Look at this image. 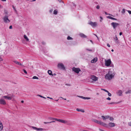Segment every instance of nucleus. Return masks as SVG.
Masks as SVG:
<instances>
[{
    "mask_svg": "<svg viewBox=\"0 0 131 131\" xmlns=\"http://www.w3.org/2000/svg\"><path fill=\"white\" fill-rule=\"evenodd\" d=\"M101 117L103 121H105L106 119H108V118L109 117V115L102 116Z\"/></svg>",
    "mask_w": 131,
    "mask_h": 131,
    "instance_id": "obj_14",
    "label": "nucleus"
},
{
    "mask_svg": "<svg viewBox=\"0 0 131 131\" xmlns=\"http://www.w3.org/2000/svg\"><path fill=\"white\" fill-rule=\"evenodd\" d=\"M56 73H54L53 74H52V75H52V76H56Z\"/></svg>",
    "mask_w": 131,
    "mask_h": 131,
    "instance_id": "obj_46",
    "label": "nucleus"
},
{
    "mask_svg": "<svg viewBox=\"0 0 131 131\" xmlns=\"http://www.w3.org/2000/svg\"><path fill=\"white\" fill-rule=\"evenodd\" d=\"M58 67L59 68L61 69L65 70V69L64 65L62 63H58Z\"/></svg>",
    "mask_w": 131,
    "mask_h": 131,
    "instance_id": "obj_8",
    "label": "nucleus"
},
{
    "mask_svg": "<svg viewBox=\"0 0 131 131\" xmlns=\"http://www.w3.org/2000/svg\"><path fill=\"white\" fill-rule=\"evenodd\" d=\"M24 38L25 39L26 41H29V39L26 35H24Z\"/></svg>",
    "mask_w": 131,
    "mask_h": 131,
    "instance_id": "obj_23",
    "label": "nucleus"
},
{
    "mask_svg": "<svg viewBox=\"0 0 131 131\" xmlns=\"http://www.w3.org/2000/svg\"><path fill=\"white\" fill-rule=\"evenodd\" d=\"M101 90L104 91H105V92H107V93L108 92V91L107 90L105 89H102Z\"/></svg>",
    "mask_w": 131,
    "mask_h": 131,
    "instance_id": "obj_34",
    "label": "nucleus"
},
{
    "mask_svg": "<svg viewBox=\"0 0 131 131\" xmlns=\"http://www.w3.org/2000/svg\"><path fill=\"white\" fill-rule=\"evenodd\" d=\"M128 125L129 126H131V123H128Z\"/></svg>",
    "mask_w": 131,
    "mask_h": 131,
    "instance_id": "obj_56",
    "label": "nucleus"
},
{
    "mask_svg": "<svg viewBox=\"0 0 131 131\" xmlns=\"http://www.w3.org/2000/svg\"><path fill=\"white\" fill-rule=\"evenodd\" d=\"M77 96L84 100H89L91 99V98L89 97H86L82 96Z\"/></svg>",
    "mask_w": 131,
    "mask_h": 131,
    "instance_id": "obj_15",
    "label": "nucleus"
},
{
    "mask_svg": "<svg viewBox=\"0 0 131 131\" xmlns=\"http://www.w3.org/2000/svg\"><path fill=\"white\" fill-rule=\"evenodd\" d=\"M53 11V10L52 9H51L49 10V12L50 13H51Z\"/></svg>",
    "mask_w": 131,
    "mask_h": 131,
    "instance_id": "obj_45",
    "label": "nucleus"
},
{
    "mask_svg": "<svg viewBox=\"0 0 131 131\" xmlns=\"http://www.w3.org/2000/svg\"><path fill=\"white\" fill-rule=\"evenodd\" d=\"M113 38L114 39V40L115 41H117L118 40V38H117L116 35H115V37Z\"/></svg>",
    "mask_w": 131,
    "mask_h": 131,
    "instance_id": "obj_30",
    "label": "nucleus"
},
{
    "mask_svg": "<svg viewBox=\"0 0 131 131\" xmlns=\"http://www.w3.org/2000/svg\"><path fill=\"white\" fill-rule=\"evenodd\" d=\"M111 51H112V52H113L114 51V50L112 49L111 50Z\"/></svg>",
    "mask_w": 131,
    "mask_h": 131,
    "instance_id": "obj_64",
    "label": "nucleus"
},
{
    "mask_svg": "<svg viewBox=\"0 0 131 131\" xmlns=\"http://www.w3.org/2000/svg\"><path fill=\"white\" fill-rule=\"evenodd\" d=\"M125 9H122V13L123 14H124V13H125Z\"/></svg>",
    "mask_w": 131,
    "mask_h": 131,
    "instance_id": "obj_33",
    "label": "nucleus"
},
{
    "mask_svg": "<svg viewBox=\"0 0 131 131\" xmlns=\"http://www.w3.org/2000/svg\"><path fill=\"white\" fill-rule=\"evenodd\" d=\"M109 118H108V119H109L110 121L112 122L114 121V119L113 118V117H110L109 116Z\"/></svg>",
    "mask_w": 131,
    "mask_h": 131,
    "instance_id": "obj_20",
    "label": "nucleus"
},
{
    "mask_svg": "<svg viewBox=\"0 0 131 131\" xmlns=\"http://www.w3.org/2000/svg\"><path fill=\"white\" fill-rule=\"evenodd\" d=\"M108 94V96H111L112 95L108 91V92H107Z\"/></svg>",
    "mask_w": 131,
    "mask_h": 131,
    "instance_id": "obj_36",
    "label": "nucleus"
},
{
    "mask_svg": "<svg viewBox=\"0 0 131 131\" xmlns=\"http://www.w3.org/2000/svg\"><path fill=\"white\" fill-rule=\"evenodd\" d=\"M100 124L105 127L110 128L115 126V123H100Z\"/></svg>",
    "mask_w": 131,
    "mask_h": 131,
    "instance_id": "obj_2",
    "label": "nucleus"
},
{
    "mask_svg": "<svg viewBox=\"0 0 131 131\" xmlns=\"http://www.w3.org/2000/svg\"><path fill=\"white\" fill-rule=\"evenodd\" d=\"M111 24L114 29H115L119 25V24L118 23L114 22L112 23Z\"/></svg>",
    "mask_w": 131,
    "mask_h": 131,
    "instance_id": "obj_10",
    "label": "nucleus"
},
{
    "mask_svg": "<svg viewBox=\"0 0 131 131\" xmlns=\"http://www.w3.org/2000/svg\"><path fill=\"white\" fill-rule=\"evenodd\" d=\"M42 43L43 44V45H45L46 44V43L45 42H44V41H42Z\"/></svg>",
    "mask_w": 131,
    "mask_h": 131,
    "instance_id": "obj_51",
    "label": "nucleus"
},
{
    "mask_svg": "<svg viewBox=\"0 0 131 131\" xmlns=\"http://www.w3.org/2000/svg\"><path fill=\"white\" fill-rule=\"evenodd\" d=\"M60 97L62 98V99H63L64 100H66V99H64L62 97Z\"/></svg>",
    "mask_w": 131,
    "mask_h": 131,
    "instance_id": "obj_54",
    "label": "nucleus"
},
{
    "mask_svg": "<svg viewBox=\"0 0 131 131\" xmlns=\"http://www.w3.org/2000/svg\"><path fill=\"white\" fill-rule=\"evenodd\" d=\"M128 12L129 14H131V11L130 10H128Z\"/></svg>",
    "mask_w": 131,
    "mask_h": 131,
    "instance_id": "obj_48",
    "label": "nucleus"
},
{
    "mask_svg": "<svg viewBox=\"0 0 131 131\" xmlns=\"http://www.w3.org/2000/svg\"><path fill=\"white\" fill-rule=\"evenodd\" d=\"M31 127L33 129L36 130L37 131H42L44 129L42 128H37L34 126H32Z\"/></svg>",
    "mask_w": 131,
    "mask_h": 131,
    "instance_id": "obj_13",
    "label": "nucleus"
},
{
    "mask_svg": "<svg viewBox=\"0 0 131 131\" xmlns=\"http://www.w3.org/2000/svg\"><path fill=\"white\" fill-rule=\"evenodd\" d=\"M50 122H45L44 123H52L53 122H61L62 123H66L68 122L67 121L63 120L61 119H58L56 118H53L52 117H49L48 118Z\"/></svg>",
    "mask_w": 131,
    "mask_h": 131,
    "instance_id": "obj_1",
    "label": "nucleus"
},
{
    "mask_svg": "<svg viewBox=\"0 0 131 131\" xmlns=\"http://www.w3.org/2000/svg\"><path fill=\"white\" fill-rule=\"evenodd\" d=\"M97 58H94L91 61V63H93L96 62L97 60Z\"/></svg>",
    "mask_w": 131,
    "mask_h": 131,
    "instance_id": "obj_18",
    "label": "nucleus"
},
{
    "mask_svg": "<svg viewBox=\"0 0 131 131\" xmlns=\"http://www.w3.org/2000/svg\"><path fill=\"white\" fill-rule=\"evenodd\" d=\"M93 122L96 123H97L98 122V121L95 119H93Z\"/></svg>",
    "mask_w": 131,
    "mask_h": 131,
    "instance_id": "obj_32",
    "label": "nucleus"
},
{
    "mask_svg": "<svg viewBox=\"0 0 131 131\" xmlns=\"http://www.w3.org/2000/svg\"><path fill=\"white\" fill-rule=\"evenodd\" d=\"M14 96L13 95H11L10 94H9L7 95L2 96V98L8 100H11Z\"/></svg>",
    "mask_w": 131,
    "mask_h": 131,
    "instance_id": "obj_3",
    "label": "nucleus"
},
{
    "mask_svg": "<svg viewBox=\"0 0 131 131\" xmlns=\"http://www.w3.org/2000/svg\"><path fill=\"white\" fill-rule=\"evenodd\" d=\"M43 98H44L45 99H46V98L45 97H44V96L43 97Z\"/></svg>",
    "mask_w": 131,
    "mask_h": 131,
    "instance_id": "obj_63",
    "label": "nucleus"
},
{
    "mask_svg": "<svg viewBox=\"0 0 131 131\" xmlns=\"http://www.w3.org/2000/svg\"><path fill=\"white\" fill-rule=\"evenodd\" d=\"M94 35L95 36H96L97 38V39H98L99 38H98V37L96 35H95V34H94Z\"/></svg>",
    "mask_w": 131,
    "mask_h": 131,
    "instance_id": "obj_55",
    "label": "nucleus"
},
{
    "mask_svg": "<svg viewBox=\"0 0 131 131\" xmlns=\"http://www.w3.org/2000/svg\"><path fill=\"white\" fill-rule=\"evenodd\" d=\"M57 11L56 10H54L53 11V14L55 15L57 14Z\"/></svg>",
    "mask_w": 131,
    "mask_h": 131,
    "instance_id": "obj_27",
    "label": "nucleus"
},
{
    "mask_svg": "<svg viewBox=\"0 0 131 131\" xmlns=\"http://www.w3.org/2000/svg\"><path fill=\"white\" fill-rule=\"evenodd\" d=\"M107 46L108 47H110V45L108 44V43H107Z\"/></svg>",
    "mask_w": 131,
    "mask_h": 131,
    "instance_id": "obj_49",
    "label": "nucleus"
},
{
    "mask_svg": "<svg viewBox=\"0 0 131 131\" xmlns=\"http://www.w3.org/2000/svg\"><path fill=\"white\" fill-rule=\"evenodd\" d=\"M100 18L101 19H103V18H102V17H101V16H100Z\"/></svg>",
    "mask_w": 131,
    "mask_h": 131,
    "instance_id": "obj_58",
    "label": "nucleus"
},
{
    "mask_svg": "<svg viewBox=\"0 0 131 131\" xmlns=\"http://www.w3.org/2000/svg\"><path fill=\"white\" fill-rule=\"evenodd\" d=\"M3 19L4 22L6 23H9L10 22V20L8 18V16L7 15H5Z\"/></svg>",
    "mask_w": 131,
    "mask_h": 131,
    "instance_id": "obj_6",
    "label": "nucleus"
},
{
    "mask_svg": "<svg viewBox=\"0 0 131 131\" xmlns=\"http://www.w3.org/2000/svg\"><path fill=\"white\" fill-rule=\"evenodd\" d=\"M23 71L26 74H27V72L26 71L25 69H23Z\"/></svg>",
    "mask_w": 131,
    "mask_h": 131,
    "instance_id": "obj_37",
    "label": "nucleus"
},
{
    "mask_svg": "<svg viewBox=\"0 0 131 131\" xmlns=\"http://www.w3.org/2000/svg\"><path fill=\"white\" fill-rule=\"evenodd\" d=\"M37 96H39V97H41V98H43V97L41 95H39V94L37 95Z\"/></svg>",
    "mask_w": 131,
    "mask_h": 131,
    "instance_id": "obj_41",
    "label": "nucleus"
},
{
    "mask_svg": "<svg viewBox=\"0 0 131 131\" xmlns=\"http://www.w3.org/2000/svg\"><path fill=\"white\" fill-rule=\"evenodd\" d=\"M105 14L107 15H111V16H113L112 15H111L109 13H107L106 12H105Z\"/></svg>",
    "mask_w": 131,
    "mask_h": 131,
    "instance_id": "obj_31",
    "label": "nucleus"
},
{
    "mask_svg": "<svg viewBox=\"0 0 131 131\" xmlns=\"http://www.w3.org/2000/svg\"><path fill=\"white\" fill-rule=\"evenodd\" d=\"M72 70L75 72L77 73H78L79 72L81 71L80 69L79 68H76L74 67L72 68Z\"/></svg>",
    "mask_w": 131,
    "mask_h": 131,
    "instance_id": "obj_11",
    "label": "nucleus"
},
{
    "mask_svg": "<svg viewBox=\"0 0 131 131\" xmlns=\"http://www.w3.org/2000/svg\"><path fill=\"white\" fill-rule=\"evenodd\" d=\"M1 1L4 2H6V0H1Z\"/></svg>",
    "mask_w": 131,
    "mask_h": 131,
    "instance_id": "obj_57",
    "label": "nucleus"
},
{
    "mask_svg": "<svg viewBox=\"0 0 131 131\" xmlns=\"http://www.w3.org/2000/svg\"><path fill=\"white\" fill-rule=\"evenodd\" d=\"M47 98H49V99H52V98L50 97H48V96H47Z\"/></svg>",
    "mask_w": 131,
    "mask_h": 131,
    "instance_id": "obj_50",
    "label": "nucleus"
},
{
    "mask_svg": "<svg viewBox=\"0 0 131 131\" xmlns=\"http://www.w3.org/2000/svg\"><path fill=\"white\" fill-rule=\"evenodd\" d=\"M12 26H10L9 27V28L10 29H12Z\"/></svg>",
    "mask_w": 131,
    "mask_h": 131,
    "instance_id": "obj_47",
    "label": "nucleus"
},
{
    "mask_svg": "<svg viewBox=\"0 0 131 131\" xmlns=\"http://www.w3.org/2000/svg\"><path fill=\"white\" fill-rule=\"evenodd\" d=\"M88 24L90 25L93 27H95L97 26V24L96 22H93L90 21Z\"/></svg>",
    "mask_w": 131,
    "mask_h": 131,
    "instance_id": "obj_9",
    "label": "nucleus"
},
{
    "mask_svg": "<svg viewBox=\"0 0 131 131\" xmlns=\"http://www.w3.org/2000/svg\"><path fill=\"white\" fill-rule=\"evenodd\" d=\"M123 92L121 90H119L117 92V95L119 96H121Z\"/></svg>",
    "mask_w": 131,
    "mask_h": 131,
    "instance_id": "obj_16",
    "label": "nucleus"
},
{
    "mask_svg": "<svg viewBox=\"0 0 131 131\" xmlns=\"http://www.w3.org/2000/svg\"><path fill=\"white\" fill-rule=\"evenodd\" d=\"M122 32H120L119 33V35H120V36H121V35H122Z\"/></svg>",
    "mask_w": 131,
    "mask_h": 131,
    "instance_id": "obj_52",
    "label": "nucleus"
},
{
    "mask_svg": "<svg viewBox=\"0 0 131 131\" xmlns=\"http://www.w3.org/2000/svg\"><path fill=\"white\" fill-rule=\"evenodd\" d=\"M2 7V6L0 4V8H1Z\"/></svg>",
    "mask_w": 131,
    "mask_h": 131,
    "instance_id": "obj_61",
    "label": "nucleus"
},
{
    "mask_svg": "<svg viewBox=\"0 0 131 131\" xmlns=\"http://www.w3.org/2000/svg\"><path fill=\"white\" fill-rule=\"evenodd\" d=\"M59 99H58L57 100H55V101H58Z\"/></svg>",
    "mask_w": 131,
    "mask_h": 131,
    "instance_id": "obj_62",
    "label": "nucleus"
},
{
    "mask_svg": "<svg viewBox=\"0 0 131 131\" xmlns=\"http://www.w3.org/2000/svg\"><path fill=\"white\" fill-rule=\"evenodd\" d=\"M90 78L92 80V81L91 82L92 83H94V82L97 81L98 79V78L94 75H91Z\"/></svg>",
    "mask_w": 131,
    "mask_h": 131,
    "instance_id": "obj_5",
    "label": "nucleus"
},
{
    "mask_svg": "<svg viewBox=\"0 0 131 131\" xmlns=\"http://www.w3.org/2000/svg\"><path fill=\"white\" fill-rule=\"evenodd\" d=\"M106 99L107 100H111V98L110 97H108L106 98Z\"/></svg>",
    "mask_w": 131,
    "mask_h": 131,
    "instance_id": "obj_40",
    "label": "nucleus"
},
{
    "mask_svg": "<svg viewBox=\"0 0 131 131\" xmlns=\"http://www.w3.org/2000/svg\"><path fill=\"white\" fill-rule=\"evenodd\" d=\"M14 10L16 12H17V10H16V9H14Z\"/></svg>",
    "mask_w": 131,
    "mask_h": 131,
    "instance_id": "obj_59",
    "label": "nucleus"
},
{
    "mask_svg": "<svg viewBox=\"0 0 131 131\" xmlns=\"http://www.w3.org/2000/svg\"><path fill=\"white\" fill-rule=\"evenodd\" d=\"M67 39L68 40H72V38L70 36H68L67 38Z\"/></svg>",
    "mask_w": 131,
    "mask_h": 131,
    "instance_id": "obj_28",
    "label": "nucleus"
},
{
    "mask_svg": "<svg viewBox=\"0 0 131 131\" xmlns=\"http://www.w3.org/2000/svg\"><path fill=\"white\" fill-rule=\"evenodd\" d=\"M76 110L78 112H81L83 113H84V111L81 109L77 108Z\"/></svg>",
    "mask_w": 131,
    "mask_h": 131,
    "instance_id": "obj_21",
    "label": "nucleus"
},
{
    "mask_svg": "<svg viewBox=\"0 0 131 131\" xmlns=\"http://www.w3.org/2000/svg\"><path fill=\"white\" fill-rule=\"evenodd\" d=\"M107 18L113 20H117L116 19L110 16H107Z\"/></svg>",
    "mask_w": 131,
    "mask_h": 131,
    "instance_id": "obj_22",
    "label": "nucleus"
},
{
    "mask_svg": "<svg viewBox=\"0 0 131 131\" xmlns=\"http://www.w3.org/2000/svg\"><path fill=\"white\" fill-rule=\"evenodd\" d=\"M12 7L14 9H15V8L14 6L13 5H12Z\"/></svg>",
    "mask_w": 131,
    "mask_h": 131,
    "instance_id": "obj_53",
    "label": "nucleus"
},
{
    "mask_svg": "<svg viewBox=\"0 0 131 131\" xmlns=\"http://www.w3.org/2000/svg\"><path fill=\"white\" fill-rule=\"evenodd\" d=\"M65 85H67V86H71V84H65Z\"/></svg>",
    "mask_w": 131,
    "mask_h": 131,
    "instance_id": "obj_42",
    "label": "nucleus"
},
{
    "mask_svg": "<svg viewBox=\"0 0 131 131\" xmlns=\"http://www.w3.org/2000/svg\"><path fill=\"white\" fill-rule=\"evenodd\" d=\"M32 79H38V77H37L36 76H34L33 77Z\"/></svg>",
    "mask_w": 131,
    "mask_h": 131,
    "instance_id": "obj_29",
    "label": "nucleus"
},
{
    "mask_svg": "<svg viewBox=\"0 0 131 131\" xmlns=\"http://www.w3.org/2000/svg\"><path fill=\"white\" fill-rule=\"evenodd\" d=\"M21 102L22 103H24V101H21Z\"/></svg>",
    "mask_w": 131,
    "mask_h": 131,
    "instance_id": "obj_60",
    "label": "nucleus"
},
{
    "mask_svg": "<svg viewBox=\"0 0 131 131\" xmlns=\"http://www.w3.org/2000/svg\"><path fill=\"white\" fill-rule=\"evenodd\" d=\"M6 104L5 100L3 98L0 99V104L2 105H5Z\"/></svg>",
    "mask_w": 131,
    "mask_h": 131,
    "instance_id": "obj_12",
    "label": "nucleus"
},
{
    "mask_svg": "<svg viewBox=\"0 0 131 131\" xmlns=\"http://www.w3.org/2000/svg\"><path fill=\"white\" fill-rule=\"evenodd\" d=\"M14 62L15 63L17 64H18V65L21 66H23V65L21 63H20V62L17 61H14Z\"/></svg>",
    "mask_w": 131,
    "mask_h": 131,
    "instance_id": "obj_19",
    "label": "nucleus"
},
{
    "mask_svg": "<svg viewBox=\"0 0 131 131\" xmlns=\"http://www.w3.org/2000/svg\"><path fill=\"white\" fill-rule=\"evenodd\" d=\"M3 60L2 58L0 56V61H2Z\"/></svg>",
    "mask_w": 131,
    "mask_h": 131,
    "instance_id": "obj_43",
    "label": "nucleus"
},
{
    "mask_svg": "<svg viewBox=\"0 0 131 131\" xmlns=\"http://www.w3.org/2000/svg\"><path fill=\"white\" fill-rule=\"evenodd\" d=\"M114 75H113V74H110L109 73V72L105 76V78L106 79L109 80H111L112 79V78L114 77Z\"/></svg>",
    "mask_w": 131,
    "mask_h": 131,
    "instance_id": "obj_4",
    "label": "nucleus"
},
{
    "mask_svg": "<svg viewBox=\"0 0 131 131\" xmlns=\"http://www.w3.org/2000/svg\"><path fill=\"white\" fill-rule=\"evenodd\" d=\"M130 92H131L130 90H128V91H126V92H125V93L126 94H128L130 93Z\"/></svg>",
    "mask_w": 131,
    "mask_h": 131,
    "instance_id": "obj_26",
    "label": "nucleus"
},
{
    "mask_svg": "<svg viewBox=\"0 0 131 131\" xmlns=\"http://www.w3.org/2000/svg\"><path fill=\"white\" fill-rule=\"evenodd\" d=\"M59 1L60 3H62L63 4H64L62 0H59Z\"/></svg>",
    "mask_w": 131,
    "mask_h": 131,
    "instance_id": "obj_35",
    "label": "nucleus"
},
{
    "mask_svg": "<svg viewBox=\"0 0 131 131\" xmlns=\"http://www.w3.org/2000/svg\"><path fill=\"white\" fill-rule=\"evenodd\" d=\"M79 35L81 37L83 38H87V37L85 35H84V34H83L82 33H80L79 34Z\"/></svg>",
    "mask_w": 131,
    "mask_h": 131,
    "instance_id": "obj_17",
    "label": "nucleus"
},
{
    "mask_svg": "<svg viewBox=\"0 0 131 131\" xmlns=\"http://www.w3.org/2000/svg\"><path fill=\"white\" fill-rule=\"evenodd\" d=\"M111 61L110 59H108L107 60H105V65L107 67L110 66L111 64Z\"/></svg>",
    "mask_w": 131,
    "mask_h": 131,
    "instance_id": "obj_7",
    "label": "nucleus"
},
{
    "mask_svg": "<svg viewBox=\"0 0 131 131\" xmlns=\"http://www.w3.org/2000/svg\"><path fill=\"white\" fill-rule=\"evenodd\" d=\"M100 6L99 5H97L96 7L97 9H99L100 8Z\"/></svg>",
    "mask_w": 131,
    "mask_h": 131,
    "instance_id": "obj_39",
    "label": "nucleus"
},
{
    "mask_svg": "<svg viewBox=\"0 0 131 131\" xmlns=\"http://www.w3.org/2000/svg\"><path fill=\"white\" fill-rule=\"evenodd\" d=\"M3 128V126L2 123H0V131Z\"/></svg>",
    "mask_w": 131,
    "mask_h": 131,
    "instance_id": "obj_25",
    "label": "nucleus"
},
{
    "mask_svg": "<svg viewBox=\"0 0 131 131\" xmlns=\"http://www.w3.org/2000/svg\"><path fill=\"white\" fill-rule=\"evenodd\" d=\"M86 50H88L89 51H92V50L91 49H86Z\"/></svg>",
    "mask_w": 131,
    "mask_h": 131,
    "instance_id": "obj_38",
    "label": "nucleus"
},
{
    "mask_svg": "<svg viewBox=\"0 0 131 131\" xmlns=\"http://www.w3.org/2000/svg\"><path fill=\"white\" fill-rule=\"evenodd\" d=\"M48 73L50 75H52V72L51 70H48Z\"/></svg>",
    "mask_w": 131,
    "mask_h": 131,
    "instance_id": "obj_24",
    "label": "nucleus"
},
{
    "mask_svg": "<svg viewBox=\"0 0 131 131\" xmlns=\"http://www.w3.org/2000/svg\"><path fill=\"white\" fill-rule=\"evenodd\" d=\"M115 103L114 102H112V103H108V104H114Z\"/></svg>",
    "mask_w": 131,
    "mask_h": 131,
    "instance_id": "obj_44",
    "label": "nucleus"
}]
</instances>
